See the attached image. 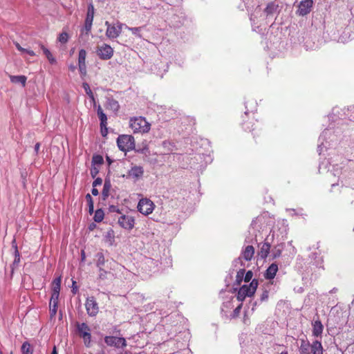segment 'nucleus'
<instances>
[{
  "mask_svg": "<svg viewBox=\"0 0 354 354\" xmlns=\"http://www.w3.org/2000/svg\"><path fill=\"white\" fill-rule=\"evenodd\" d=\"M129 127L132 129L133 133H147L151 129V124L147 121L146 118L142 116H136L130 118Z\"/></svg>",
  "mask_w": 354,
  "mask_h": 354,
  "instance_id": "f257e3e1",
  "label": "nucleus"
},
{
  "mask_svg": "<svg viewBox=\"0 0 354 354\" xmlns=\"http://www.w3.org/2000/svg\"><path fill=\"white\" fill-rule=\"evenodd\" d=\"M258 280L254 279L249 285L242 286L238 290L236 299L239 301H243L246 297H252L258 287Z\"/></svg>",
  "mask_w": 354,
  "mask_h": 354,
  "instance_id": "f03ea898",
  "label": "nucleus"
},
{
  "mask_svg": "<svg viewBox=\"0 0 354 354\" xmlns=\"http://www.w3.org/2000/svg\"><path fill=\"white\" fill-rule=\"evenodd\" d=\"M117 145L122 151H129L135 148V139L131 135H120L117 138Z\"/></svg>",
  "mask_w": 354,
  "mask_h": 354,
  "instance_id": "7ed1b4c3",
  "label": "nucleus"
},
{
  "mask_svg": "<svg viewBox=\"0 0 354 354\" xmlns=\"http://www.w3.org/2000/svg\"><path fill=\"white\" fill-rule=\"evenodd\" d=\"M242 122V127L245 131L251 132L253 135V138H255L256 136H259L257 132H256L257 127L255 125V121H257L254 118V113L251 115H249L248 112H245V116L243 117Z\"/></svg>",
  "mask_w": 354,
  "mask_h": 354,
  "instance_id": "20e7f679",
  "label": "nucleus"
},
{
  "mask_svg": "<svg viewBox=\"0 0 354 354\" xmlns=\"http://www.w3.org/2000/svg\"><path fill=\"white\" fill-rule=\"evenodd\" d=\"M77 331L80 336L83 339L84 345L90 347L91 342V334L89 326L86 323H77Z\"/></svg>",
  "mask_w": 354,
  "mask_h": 354,
  "instance_id": "39448f33",
  "label": "nucleus"
},
{
  "mask_svg": "<svg viewBox=\"0 0 354 354\" xmlns=\"http://www.w3.org/2000/svg\"><path fill=\"white\" fill-rule=\"evenodd\" d=\"M104 342L107 346L115 348H124L127 346L125 338L111 335L106 336L104 337Z\"/></svg>",
  "mask_w": 354,
  "mask_h": 354,
  "instance_id": "423d86ee",
  "label": "nucleus"
},
{
  "mask_svg": "<svg viewBox=\"0 0 354 354\" xmlns=\"http://www.w3.org/2000/svg\"><path fill=\"white\" fill-rule=\"evenodd\" d=\"M114 50L113 48L106 44H103L97 47L96 53L100 59L102 60H108L113 55Z\"/></svg>",
  "mask_w": 354,
  "mask_h": 354,
  "instance_id": "0eeeda50",
  "label": "nucleus"
},
{
  "mask_svg": "<svg viewBox=\"0 0 354 354\" xmlns=\"http://www.w3.org/2000/svg\"><path fill=\"white\" fill-rule=\"evenodd\" d=\"M105 26H106V36L109 39L118 37L122 32V24L119 22L115 25L106 21Z\"/></svg>",
  "mask_w": 354,
  "mask_h": 354,
  "instance_id": "6e6552de",
  "label": "nucleus"
},
{
  "mask_svg": "<svg viewBox=\"0 0 354 354\" xmlns=\"http://www.w3.org/2000/svg\"><path fill=\"white\" fill-rule=\"evenodd\" d=\"M153 202L147 198L140 199L138 205V211L145 215L151 214L153 210Z\"/></svg>",
  "mask_w": 354,
  "mask_h": 354,
  "instance_id": "1a4fd4ad",
  "label": "nucleus"
},
{
  "mask_svg": "<svg viewBox=\"0 0 354 354\" xmlns=\"http://www.w3.org/2000/svg\"><path fill=\"white\" fill-rule=\"evenodd\" d=\"M85 307L88 315L91 317L95 316L99 312L98 304L93 297L86 299Z\"/></svg>",
  "mask_w": 354,
  "mask_h": 354,
  "instance_id": "9d476101",
  "label": "nucleus"
},
{
  "mask_svg": "<svg viewBox=\"0 0 354 354\" xmlns=\"http://www.w3.org/2000/svg\"><path fill=\"white\" fill-rule=\"evenodd\" d=\"M94 18V7L92 4H90L88 6V10L86 14V17L84 22V27L82 30L83 31H85V33L88 35L91 30L92 25H93V21Z\"/></svg>",
  "mask_w": 354,
  "mask_h": 354,
  "instance_id": "9b49d317",
  "label": "nucleus"
},
{
  "mask_svg": "<svg viewBox=\"0 0 354 354\" xmlns=\"http://www.w3.org/2000/svg\"><path fill=\"white\" fill-rule=\"evenodd\" d=\"M118 224L125 230H132L134 227L135 219L133 216L122 215L118 218Z\"/></svg>",
  "mask_w": 354,
  "mask_h": 354,
  "instance_id": "f8f14e48",
  "label": "nucleus"
},
{
  "mask_svg": "<svg viewBox=\"0 0 354 354\" xmlns=\"http://www.w3.org/2000/svg\"><path fill=\"white\" fill-rule=\"evenodd\" d=\"M259 250L257 252L258 256L261 259H266L270 252L271 245L268 241V239H266L265 241L260 243L258 245Z\"/></svg>",
  "mask_w": 354,
  "mask_h": 354,
  "instance_id": "ddd939ff",
  "label": "nucleus"
},
{
  "mask_svg": "<svg viewBox=\"0 0 354 354\" xmlns=\"http://www.w3.org/2000/svg\"><path fill=\"white\" fill-rule=\"evenodd\" d=\"M144 175V168L142 166L135 165L128 171V176L134 180H138Z\"/></svg>",
  "mask_w": 354,
  "mask_h": 354,
  "instance_id": "4468645a",
  "label": "nucleus"
},
{
  "mask_svg": "<svg viewBox=\"0 0 354 354\" xmlns=\"http://www.w3.org/2000/svg\"><path fill=\"white\" fill-rule=\"evenodd\" d=\"M313 0H303L300 2L298 8V12L300 15L304 16L311 11L313 7Z\"/></svg>",
  "mask_w": 354,
  "mask_h": 354,
  "instance_id": "2eb2a0df",
  "label": "nucleus"
},
{
  "mask_svg": "<svg viewBox=\"0 0 354 354\" xmlns=\"http://www.w3.org/2000/svg\"><path fill=\"white\" fill-rule=\"evenodd\" d=\"M86 51L84 49H81L79 51L78 66L79 71L82 75H85L86 74Z\"/></svg>",
  "mask_w": 354,
  "mask_h": 354,
  "instance_id": "dca6fc26",
  "label": "nucleus"
},
{
  "mask_svg": "<svg viewBox=\"0 0 354 354\" xmlns=\"http://www.w3.org/2000/svg\"><path fill=\"white\" fill-rule=\"evenodd\" d=\"M278 271V265L275 263H272L268 269L266 270L264 274V277L266 279H273L276 276V274Z\"/></svg>",
  "mask_w": 354,
  "mask_h": 354,
  "instance_id": "f3484780",
  "label": "nucleus"
},
{
  "mask_svg": "<svg viewBox=\"0 0 354 354\" xmlns=\"http://www.w3.org/2000/svg\"><path fill=\"white\" fill-rule=\"evenodd\" d=\"M312 325L313 335L315 337L321 336L324 330V326L322 324L321 321L319 319L315 320L314 322H313Z\"/></svg>",
  "mask_w": 354,
  "mask_h": 354,
  "instance_id": "a211bd4d",
  "label": "nucleus"
},
{
  "mask_svg": "<svg viewBox=\"0 0 354 354\" xmlns=\"http://www.w3.org/2000/svg\"><path fill=\"white\" fill-rule=\"evenodd\" d=\"M254 254V248L252 245H248L242 252L243 258L245 261H251Z\"/></svg>",
  "mask_w": 354,
  "mask_h": 354,
  "instance_id": "6ab92c4d",
  "label": "nucleus"
},
{
  "mask_svg": "<svg viewBox=\"0 0 354 354\" xmlns=\"http://www.w3.org/2000/svg\"><path fill=\"white\" fill-rule=\"evenodd\" d=\"M310 351L313 354H323L324 349L321 342L314 341L311 344Z\"/></svg>",
  "mask_w": 354,
  "mask_h": 354,
  "instance_id": "aec40b11",
  "label": "nucleus"
},
{
  "mask_svg": "<svg viewBox=\"0 0 354 354\" xmlns=\"http://www.w3.org/2000/svg\"><path fill=\"white\" fill-rule=\"evenodd\" d=\"M10 80L12 83H20L24 87L26 84L27 77L25 75H10Z\"/></svg>",
  "mask_w": 354,
  "mask_h": 354,
  "instance_id": "412c9836",
  "label": "nucleus"
},
{
  "mask_svg": "<svg viewBox=\"0 0 354 354\" xmlns=\"http://www.w3.org/2000/svg\"><path fill=\"white\" fill-rule=\"evenodd\" d=\"M311 344L307 340L301 339L299 346L300 354H310Z\"/></svg>",
  "mask_w": 354,
  "mask_h": 354,
  "instance_id": "4be33fe9",
  "label": "nucleus"
},
{
  "mask_svg": "<svg viewBox=\"0 0 354 354\" xmlns=\"http://www.w3.org/2000/svg\"><path fill=\"white\" fill-rule=\"evenodd\" d=\"M111 187H112V185H111L110 180L105 179L102 192V198L104 200H106L109 197Z\"/></svg>",
  "mask_w": 354,
  "mask_h": 354,
  "instance_id": "5701e85b",
  "label": "nucleus"
},
{
  "mask_svg": "<svg viewBox=\"0 0 354 354\" xmlns=\"http://www.w3.org/2000/svg\"><path fill=\"white\" fill-rule=\"evenodd\" d=\"M62 277H56L52 282V292L59 294L61 289Z\"/></svg>",
  "mask_w": 354,
  "mask_h": 354,
  "instance_id": "b1692460",
  "label": "nucleus"
},
{
  "mask_svg": "<svg viewBox=\"0 0 354 354\" xmlns=\"http://www.w3.org/2000/svg\"><path fill=\"white\" fill-rule=\"evenodd\" d=\"M97 115L100 120V127H104L107 125V118L106 114L103 112V110L100 106L97 108Z\"/></svg>",
  "mask_w": 354,
  "mask_h": 354,
  "instance_id": "393cba45",
  "label": "nucleus"
},
{
  "mask_svg": "<svg viewBox=\"0 0 354 354\" xmlns=\"http://www.w3.org/2000/svg\"><path fill=\"white\" fill-rule=\"evenodd\" d=\"M41 50H43L44 54L46 55V58L48 59V62L51 64H56V59L53 57V54L50 53V51L46 48L42 44H39Z\"/></svg>",
  "mask_w": 354,
  "mask_h": 354,
  "instance_id": "a878e982",
  "label": "nucleus"
},
{
  "mask_svg": "<svg viewBox=\"0 0 354 354\" xmlns=\"http://www.w3.org/2000/svg\"><path fill=\"white\" fill-rule=\"evenodd\" d=\"M277 8L278 5L275 4L274 2H270L267 5L264 10V12L267 16L271 15L277 11Z\"/></svg>",
  "mask_w": 354,
  "mask_h": 354,
  "instance_id": "bb28decb",
  "label": "nucleus"
},
{
  "mask_svg": "<svg viewBox=\"0 0 354 354\" xmlns=\"http://www.w3.org/2000/svg\"><path fill=\"white\" fill-rule=\"evenodd\" d=\"M107 108H109L114 111H118L120 109L119 103L117 100L114 99H109L107 101Z\"/></svg>",
  "mask_w": 354,
  "mask_h": 354,
  "instance_id": "cd10ccee",
  "label": "nucleus"
},
{
  "mask_svg": "<svg viewBox=\"0 0 354 354\" xmlns=\"http://www.w3.org/2000/svg\"><path fill=\"white\" fill-rule=\"evenodd\" d=\"M21 352L23 354H32L33 349L28 342L23 343L21 346Z\"/></svg>",
  "mask_w": 354,
  "mask_h": 354,
  "instance_id": "c85d7f7f",
  "label": "nucleus"
},
{
  "mask_svg": "<svg viewBox=\"0 0 354 354\" xmlns=\"http://www.w3.org/2000/svg\"><path fill=\"white\" fill-rule=\"evenodd\" d=\"M85 198L88 206V213L91 215L94 212V205L92 196L90 194H87Z\"/></svg>",
  "mask_w": 354,
  "mask_h": 354,
  "instance_id": "c756f323",
  "label": "nucleus"
},
{
  "mask_svg": "<svg viewBox=\"0 0 354 354\" xmlns=\"http://www.w3.org/2000/svg\"><path fill=\"white\" fill-rule=\"evenodd\" d=\"M104 211L102 209H97L95 212L93 219L95 222L100 223L104 219Z\"/></svg>",
  "mask_w": 354,
  "mask_h": 354,
  "instance_id": "7c9ffc66",
  "label": "nucleus"
},
{
  "mask_svg": "<svg viewBox=\"0 0 354 354\" xmlns=\"http://www.w3.org/2000/svg\"><path fill=\"white\" fill-rule=\"evenodd\" d=\"M82 87L84 88L86 93L89 96V97L92 100H95V97H94V95L90 88V86L88 83L86 82H84L82 84Z\"/></svg>",
  "mask_w": 354,
  "mask_h": 354,
  "instance_id": "2f4dec72",
  "label": "nucleus"
},
{
  "mask_svg": "<svg viewBox=\"0 0 354 354\" xmlns=\"http://www.w3.org/2000/svg\"><path fill=\"white\" fill-rule=\"evenodd\" d=\"M245 269H240L237 273H236V283L240 285L241 283L243 281V276L245 274Z\"/></svg>",
  "mask_w": 354,
  "mask_h": 354,
  "instance_id": "473e14b6",
  "label": "nucleus"
},
{
  "mask_svg": "<svg viewBox=\"0 0 354 354\" xmlns=\"http://www.w3.org/2000/svg\"><path fill=\"white\" fill-rule=\"evenodd\" d=\"M69 39L68 34L66 32H62L58 37V41L62 44H66Z\"/></svg>",
  "mask_w": 354,
  "mask_h": 354,
  "instance_id": "72a5a7b5",
  "label": "nucleus"
},
{
  "mask_svg": "<svg viewBox=\"0 0 354 354\" xmlns=\"http://www.w3.org/2000/svg\"><path fill=\"white\" fill-rule=\"evenodd\" d=\"M59 296V294L52 292L49 304L52 306H58Z\"/></svg>",
  "mask_w": 354,
  "mask_h": 354,
  "instance_id": "f704fd0d",
  "label": "nucleus"
},
{
  "mask_svg": "<svg viewBox=\"0 0 354 354\" xmlns=\"http://www.w3.org/2000/svg\"><path fill=\"white\" fill-rule=\"evenodd\" d=\"M281 252H282L281 248L274 247V249L272 250V259H275L279 257L281 254Z\"/></svg>",
  "mask_w": 354,
  "mask_h": 354,
  "instance_id": "c9c22d12",
  "label": "nucleus"
},
{
  "mask_svg": "<svg viewBox=\"0 0 354 354\" xmlns=\"http://www.w3.org/2000/svg\"><path fill=\"white\" fill-rule=\"evenodd\" d=\"M57 306H54V305L52 306V305L49 304V313H50V317L51 319H53L57 314Z\"/></svg>",
  "mask_w": 354,
  "mask_h": 354,
  "instance_id": "e433bc0d",
  "label": "nucleus"
},
{
  "mask_svg": "<svg viewBox=\"0 0 354 354\" xmlns=\"http://www.w3.org/2000/svg\"><path fill=\"white\" fill-rule=\"evenodd\" d=\"M92 162L96 165H102L103 163V158L100 155H95L93 156Z\"/></svg>",
  "mask_w": 354,
  "mask_h": 354,
  "instance_id": "4c0bfd02",
  "label": "nucleus"
},
{
  "mask_svg": "<svg viewBox=\"0 0 354 354\" xmlns=\"http://www.w3.org/2000/svg\"><path fill=\"white\" fill-rule=\"evenodd\" d=\"M253 277V272L251 270H248L245 274L244 277V281L245 282H249Z\"/></svg>",
  "mask_w": 354,
  "mask_h": 354,
  "instance_id": "58836bf2",
  "label": "nucleus"
},
{
  "mask_svg": "<svg viewBox=\"0 0 354 354\" xmlns=\"http://www.w3.org/2000/svg\"><path fill=\"white\" fill-rule=\"evenodd\" d=\"M242 308V304H241L240 305H239L233 311V314H232V317H236L239 315L240 314V312H241V309Z\"/></svg>",
  "mask_w": 354,
  "mask_h": 354,
  "instance_id": "ea45409f",
  "label": "nucleus"
},
{
  "mask_svg": "<svg viewBox=\"0 0 354 354\" xmlns=\"http://www.w3.org/2000/svg\"><path fill=\"white\" fill-rule=\"evenodd\" d=\"M268 296L269 292L267 290H264L261 295V300L262 301L266 300L268 298Z\"/></svg>",
  "mask_w": 354,
  "mask_h": 354,
  "instance_id": "a19ab883",
  "label": "nucleus"
},
{
  "mask_svg": "<svg viewBox=\"0 0 354 354\" xmlns=\"http://www.w3.org/2000/svg\"><path fill=\"white\" fill-rule=\"evenodd\" d=\"M102 180L100 178H97L93 182V187H95L98 185H102Z\"/></svg>",
  "mask_w": 354,
  "mask_h": 354,
  "instance_id": "79ce46f5",
  "label": "nucleus"
},
{
  "mask_svg": "<svg viewBox=\"0 0 354 354\" xmlns=\"http://www.w3.org/2000/svg\"><path fill=\"white\" fill-rule=\"evenodd\" d=\"M104 263V258L103 254H100V257L98 258V261L97 263V266H100L101 265H103Z\"/></svg>",
  "mask_w": 354,
  "mask_h": 354,
  "instance_id": "37998d69",
  "label": "nucleus"
},
{
  "mask_svg": "<svg viewBox=\"0 0 354 354\" xmlns=\"http://www.w3.org/2000/svg\"><path fill=\"white\" fill-rule=\"evenodd\" d=\"M15 263H18L20 261V257H19V252L17 247H16V249H15Z\"/></svg>",
  "mask_w": 354,
  "mask_h": 354,
  "instance_id": "c03bdc74",
  "label": "nucleus"
},
{
  "mask_svg": "<svg viewBox=\"0 0 354 354\" xmlns=\"http://www.w3.org/2000/svg\"><path fill=\"white\" fill-rule=\"evenodd\" d=\"M129 29L134 35H137L140 30V28H129Z\"/></svg>",
  "mask_w": 354,
  "mask_h": 354,
  "instance_id": "a18cd8bd",
  "label": "nucleus"
},
{
  "mask_svg": "<svg viewBox=\"0 0 354 354\" xmlns=\"http://www.w3.org/2000/svg\"><path fill=\"white\" fill-rule=\"evenodd\" d=\"M15 46H16L17 49L18 50H19L20 52H21V53H25V50H26V48H22V47L20 46V44H19V43H17H17H15Z\"/></svg>",
  "mask_w": 354,
  "mask_h": 354,
  "instance_id": "49530a36",
  "label": "nucleus"
},
{
  "mask_svg": "<svg viewBox=\"0 0 354 354\" xmlns=\"http://www.w3.org/2000/svg\"><path fill=\"white\" fill-rule=\"evenodd\" d=\"M101 128V133L102 136H106L108 133V130L106 126Z\"/></svg>",
  "mask_w": 354,
  "mask_h": 354,
  "instance_id": "de8ad7c7",
  "label": "nucleus"
},
{
  "mask_svg": "<svg viewBox=\"0 0 354 354\" xmlns=\"http://www.w3.org/2000/svg\"><path fill=\"white\" fill-rule=\"evenodd\" d=\"M97 173H98V170L96 168H94V169H91V174L93 178H95V176L97 174Z\"/></svg>",
  "mask_w": 354,
  "mask_h": 354,
  "instance_id": "09e8293b",
  "label": "nucleus"
},
{
  "mask_svg": "<svg viewBox=\"0 0 354 354\" xmlns=\"http://www.w3.org/2000/svg\"><path fill=\"white\" fill-rule=\"evenodd\" d=\"M91 192L93 196H97L99 194V192H98L97 189H96L94 187H93Z\"/></svg>",
  "mask_w": 354,
  "mask_h": 354,
  "instance_id": "8fccbe9b",
  "label": "nucleus"
},
{
  "mask_svg": "<svg viewBox=\"0 0 354 354\" xmlns=\"http://www.w3.org/2000/svg\"><path fill=\"white\" fill-rule=\"evenodd\" d=\"M39 148H40V143H39V142L36 143L35 145V151L37 154L38 153Z\"/></svg>",
  "mask_w": 354,
  "mask_h": 354,
  "instance_id": "3c124183",
  "label": "nucleus"
},
{
  "mask_svg": "<svg viewBox=\"0 0 354 354\" xmlns=\"http://www.w3.org/2000/svg\"><path fill=\"white\" fill-rule=\"evenodd\" d=\"M25 53H28V55H30V56H35L36 54L35 53L34 51L31 50H28L26 49V50H25Z\"/></svg>",
  "mask_w": 354,
  "mask_h": 354,
  "instance_id": "603ef678",
  "label": "nucleus"
},
{
  "mask_svg": "<svg viewBox=\"0 0 354 354\" xmlns=\"http://www.w3.org/2000/svg\"><path fill=\"white\" fill-rule=\"evenodd\" d=\"M110 208H111V211H113V212H116L118 213H120L119 209L117 208V207H115V206H111Z\"/></svg>",
  "mask_w": 354,
  "mask_h": 354,
  "instance_id": "864d4df0",
  "label": "nucleus"
},
{
  "mask_svg": "<svg viewBox=\"0 0 354 354\" xmlns=\"http://www.w3.org/2000/svg\"><path fill=\"white\" fill-rule=\"evenodd\" d=\"M51 354H57V351H56V347H55V346H54L53 350V352H52V353H51Z\"/></svg>",
  "mask_w": 354,
  "mask_h": 354,
  "instance_id": "5fc2aeb1",
  "label": "nucleus"
},
{
  "mask_svg": "<svg viewBox=\"0 0 354 354\" xmlns=\"http://www.w3.org/2000/svg\"><path fill=\"white\" fill-rule=\"evenodd\" d=\"M82 259H84L85 258L84 252V251L82 252Z\"/></svg>",
  "mask_w": 354,
  "mask_h": 354,
  "instance_id": "6e6d98bb",
  "label": "nucleus"
},
{
  "mask_svg": "<svg viewBox=\"0 0 354 354\" xmlns=\"http://www.w3.org/2000/svg\"><path fill=\"white\" fill-rule=\"evenodd\" d=\"M280 354H288L287 351H283Z\"/></svg>",
  "mask_w": 354,
  "mask_h": 354,
  "instance_id": "4d7b16f0",
  "label": "nucleus"
},
{
  "mask_svg": "<svg viewBox=\"0 0 354 354\" xmlns=\"http://www.w3.org/2000/svg\"><path fill=\"white\" fill-rule=\"evenodd\" d=\"M106 159H107L108 162H109V163H111V160H110V158H109V157H107V158H106Z\"/></svg>",
  "mask_w": 354,
  "mask_h": 354,
  "instance_id": "13d9d810",
  "label": "nucleus"
},
{
  "mask_svg": "<svg viewBox=\"0 0 354 354\" xmlns=\"http://www.w3.org/2000/svg\"><path fill=\"white\" fill-rule=\"evenodd\" d=\"M71 68L72 71H73V70H75V66H71Z\"/></svg>",
  "mask_w": 354,
  "mask_h": 354,
  "instance_id": "bf43d9fd",
  "label": "nucleus"
},
{
  "mask_svg": "<svg viewBox=\"0 0 354 354\" xmlns=\"http://www.w3.org/2000/svg\"><path fill=\"white\" fill-rule=\"evenodd\" d=\"M0 354H2V353L0 351Z\"/></svg>",
  "mask_w": 354,
  "mask_h": 354,
  "instance_id": "052dcab7",
  "label": "nucleus"
}]
</instances>
